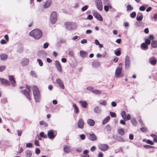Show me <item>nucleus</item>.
<instances>
[{"instance_id":"obj_47","label":"nucleus","mask_w":157,"mask_h":157,"mask_svg":"<svg viewBox=\"0 0 157 157\" xmlns=\"http://www.w3.org/2000/svg\"><path fill=\"white\" fill-rule=\"evenodd\" d=\"M110 114L111 116L113 117H116V114L114 112H110Z\"/></svg>"},{"instance_id":"obj_9","label":"nucleus","mask_w":157,"mask_h":157,"mask_svg":"<svg viewBox=\"0 0 157 157\" xmlns=\"http://www.w3.org/2000/svg\"><path fill=\"white\" fill-rule=\"evenodd\" d=\"M95 4L98 9L100 11H101L103 9L102 3L101 0H96Z\"/></svg>"},{"instance_id":"obj_40","label":"nucleus","mask_w":157,"mask_h":157,"mask_svg":"<svg viewBox=\"0 0 157 157\" xmlns=\"http://www.w3.org/2000/svg\"><path fill=\"white\" fill-rule=\"evenodd\" d=\"M131 121L132 124L136 126V121L134 118H131Z\"/></svg>"},{"instance_id":"obj_20","label":"nucleus","mask_w":157,"mask_h":157,"mask_svg":"<svg viewBox=\"0 0 157 157\" xmlns=\"http://www.w3.org/2000/svg\"><path fill=\"white\" fill-rule=\"evenodd\" d=\"M94 112L97 114L100 113L101 112V108L98 106H96L94 109Z\"/></svg>"},{"instance_id":"obj_18","label":"nucleus","mask_w":157,"mask_h":157,"mask_svg":"<svg viewBox=\"0 0 157 157\" xmlns=\"http://www.w3.org/2000/svg\"><path fill=\"white\" fill-rule=\"evenodd\" d=\"M29 62V59L27 58H25L22 59L21 63L22 66L28 65Z\"/></svg>"},{"instance_id":"obj_33","label":"nucleus","mask_w":157,"mask_h":157,"mask_svg":"<svg viewBox=\"0 0 157 157\" xmlns=\"http://www.w3.org/2000/svg\"><path fill=\"white\" fill-rule=\"evenodd\" d=\"M149 62L151 64L154 65L156 63V60L155 59H150Z\"/></svg>"},{"instance_id":"obj_28","label":"nucleus","mask_w":157,"mask_h":157,"mask_svg":"<svg viewBox=\"0 0 157 157\" xmlns=\"http://www.w3.org/2000/svg\"><path fill=\"white\" fill-rule=\"evenodd\" d=\"M73 107L74 108V111L76 113H79V110L78 107L75 104H73Z\"/></svg>"},{"instance_id":"obj_21","label":"nucleus","mask_w":157,"mask_h":157,"mask_svg":"<svg viewBox=\"0 0 157 157\" xmlns=\"http://www.w3.org/2000/svg\"><path fill=\"white\" fill-rule=\"evenodd\" d=\"M87 124L90 126H94L95 124V121L92 119H89L87 120Z\"/></svg>"},{"instance_id":"obj_30","label":"nucleus","mask_w":157,"mask_h":157,"mask_svg":"<svg viewBox=\"0 0 157 157\" xmlns=\"http://www.w3.org/2000/svg\"><path fill=\"white\" fill-rule=\"evenodd\" d=\"M152 47L154 48L157 47V41L154 40H153L151 43Z\"/></svg>"},{"instance_id":"obj_11","label":"nucleus","mask_w":157,"mask_h":157,"mask_svg":"<svg viewBox=\"0 0 157 157\" xmlns=\"http://www.w3.org/2000/svg\"><path fill=\"white\" fill-rule=\"evenodd\" d=\"M121 67H118L117 68L115 72V77L116 78H118L120 77H122V76L121 75Z\"/></svg>"},{"instance_id":"obj_41","label":"nucleus","mask_w":157,"mask_h":157,"mask_svg":"<svg viewBox=\"0 0 157 157\" xmlns=\"http://www.w3.org/2000/svg\"><path fill=\"white\" fill-rule=\"evenodd\" d=\"M99 103L100 104L103 105H105L106 104V101L105 100H101L99 101Z\"/></svg>"},{"instance_id":"obj_42","label":"nucleus","mask_w":157,"mask_h":157,"mask_svg":"<svg viewBox=\"0 0 157 157\" xmlns=\"http://www.w3.org/2000/svg\"><path fill=\"white\" fill-rule=\"evenodd\" d=\"M95 44L97 45H99V47L100 48H101L103 47L102 45L100 43L98 40H95Z\"/></svg>"},{"instance_id":"obj_64","label":"nucleus","mask_w":157,"mask_h":157,"mask_svg":"<svg viewBox=\"0 0 157 157\" xmlns=\"http://www.w3.org/2000/svg\"><path fill=\"white\" fill-rule=\"evenodd\" d=\"M147 143L148 144L151 145H153L154 144V143L152 141H151L149 140H147Z\"/></svg>"},{"instance_id":"obj_6","label":"nucleus","mask_w":157,"mask_h":157,"mask_svg":"<svg viewBox=\"0 0 157 157\" xmlns=\"http://www.w3.org/2000/svg\"><path fill=\"white\" fill-rule=\"evenodd\" d=\"M150 40H145V42L142 43L141 45V48L142 50H146L148 47L147 45L150 44Z\"/></svg>"},{"instance_id":"obj_58","label":"nucleus","mask_w":157,"mask_h":157,"mask_svg":"<svg viewBox=\"0 0 157 157\" xmlns=\"http://www.w3.org/2000/svg\"><path fill=\"white\" fill-rule=\"evenodd\" d=\"M145 8L144 6H141L139 8V10L141 11H144L145 10Z\"/></svg>"},{"instance_id":"obj_26","label":"nucleus","mask_w":157,"mask_h":157,"mask_svg":"<svg viewBox=\"0 0 157 157\" xmlns=\"http://www.w3.org/2000/svg\"><path fill=\"white\" fill-rule=\"evenodd\" d=\"M80 54L81 57L83 58L86 57L87 55V53L86 52L83 51H81L80 52Z\"/></svg>"},{"instance_id":"obj_48","label":"nucleus","mask_w":157,"mask_h":157,"mask_svg":"<svg viewBox=\"0 0 157 157\" xmlns=\"http://www.w3.org/2000/svg\"><path fill=\"white\" fill-rule=\"evenodd\" d=\"M86 89L90 91L93 92V91L94 90V88L92 86H89L86 88Z\"/></svg>"},{"instance_id":"obj_51","label":"nucleus","mask_w":157,"mask_h":157,"mask_svg":"<svg viewBox=\"0 0 157 157\" xmlns=\"http://www.w3.org/2000/svg\"><path fill=\"white\" fill-rule=\"evenodd\" d=\"M136 13L135 12H132L130 15L131 17L132 18H134L136 16Z\"/></svg>"},{"instance_id":"obj_22","label":"nucleus","mask_w":157,"mask_h":157,"mask_svg":"<svg viewBox=\"0 0 157 157\" xmlns=\"http://www.w3.org/2000/svg\"><path fill=\"white\" fill-rule=\"evenodd\" d=\"M143 17L142 14L141 13H139L136 17V19L138 21H141L142 20Z\"/></svg>"},{"instance_id":"obj_38","label":"nucleus","mask_w":157,"mask_h":157,"mask_svg":"<svg viewBox=\"0 0 157 157\" xmlns=\"http://www.w3.org/2000/svg\"><path fill=\"white\" fill-rule=\"evenodd\" d=\"M44 8H48L49 7V1H47L44 5Z\"/></svg>"},{"instance_id":"obj_25","label":"nucleus","mask_w":157,"mask_h":157,"mask_svg":"<svg viewBox=\"0 0 157 157\" xmlns=\"http://www.w3.org/2000/svg\"><path fill=\"white\" fill-rule=\"evenodd\" d=\"M114 138L115 139L119 141L124 142L125 141L124 139L121 136H116L115 137H114Z\"/></svg>"},{"instance_id":"obj_29","label":"nucleus","mask_w":157,"mask_h":157,"mask_svg":"<svg viewBox=\"0 0 157 157\" xmlns=\"http://www.w3.org/2000/svg\"><path fill=\"white\" fill-rule=\"evenodd\" d=\"M110 117L109 116H107L105 118L102 122V124H105L109 120Z\"/></svg>"},{"instance_id":"obj_16","label":"nucleus","mask_w":157,"mask_h":157,"mask_svg":"<svg viewBox=\"0 0 157 157\" xmlns=\"http://www.w3.org/2000/svg\"><path fill=\"white\" fill-rule=\"evenodd\" d=\"M55 64L57 70L60 72H62V69L61 66L58 60L55 61Z\"/></svg>"},{"instance_id":"obj_46","label":"nucleus","mask_w":157,"mask_h":157,"mask_svg":"<svg viewBox=\"0 0 157 157\" xmlns=\"http://www.w3.org/2000/svg\"><path fill=\"white\" fill-rule=\"evenodd\" d=\"M68 55L69 56L72 57H74V54L73 51H69Z\"/></svg>"},{"instance_id":"obj_14","label":"nucleus","mask_w":157,"mask_h":157,"mask_svg":"<svg viewBox=\"0 0 157 157\" xmlns=\"http://www.w3.org/2000/svg\"><path fill=\"white\" fill-rule=\"evenodd\" d=\"M56 84L58 85L62 89L64 88V86L61 80L59 78H57L56 81Z\"/></svg>"},{"instance_id":"obj_1","label":"nucleus","mask_w":157,"mask_h":157,"mask_svg":"<svg viewBox=\"0 0 157 157\" xmlns=\"http://www.w3.org/2000/svg\"><path fill=\"white\" fill-rule=\"evenodd\" d=\"M42 31L38 29H36L32 30L29 33L30 36H32L36 39H39L42 36Z\"/></svg>"},{"instance_id":"obj_45","label":"nucleus","mask_w":157,"mask_h":157,"mask_svg":"<svg viewBox=\"0 0 157 157\" xmlns=\"http://www.w3.org/2000/svg\"><path fill=\"white\" fill-rule=\"evenodd\" d=\"M127 10L128 11H130L132 10L133 8L130 5H128L127 6Z\"/></svg>"},{"instance_id":"obj_17","label":"nucleus","mask_w":157,"mask_h":157,"mask_svg":"<svg viewBox=\"0 0 157 157\" xmlns=\"http://www.w3.org/2000/svg\"><path fill=\"white\" fill-rule=\"evenodd\" d=\"M57 134L56 131L52 130H50V139H53Z\"/></svg>"},{"instance_id":"obj_23","label":"nucleus","mask_w":157,"mask_h":157,"mask_svg":"<svg viewBox=\"0 0 157 157\" xmlns=\"http://www.w3.org/2000/svg\"><path fill=\"white\" fill-rule=\"evenodd\" d=\"M79 103L83 108H86L87 107V103L86 101H79Z\"/></svg>"},{"instance_id":"obj_8","label":"nucleus","mask_w":157,"mask_h":157,"mask_svg":"<svg viewBox=\"0 0 157 157\" xmlns=\"http://www.w3.org/2000/svg\"><path fill=\"white\" fill-rule=\"evenodd\" d=\"M86 135L88 138L91 141H95L97 140V137L93 132L91 133H88Z\"/></svg>"},{"instance_id":"obj_35","label":"nucleus","mask_w":157,"mask_h":157,"mask_svg":"<svg viewBox=\"0 0 157 157\" xmlns=\"http://www.w3.org/2000/svg\"><path fill=\"white\" fill-rule=\"evenodd\" d=\"M118 132L119 134L122 136L125 133L124 131V130L122 128L119 129L118 130Z\"/></svg>"},{"instance_id":"obj_13","label":"nucleus","mask_w":157,"mask_h":157,"mask_svg":"<svg viewBox=\"0 0 157 157\" xmlns=\"http://www.w3.org/2000/svg\"><path fill=\"white\" fill-rule=\"evenodd\" d=\"M84 124V121L82 118L80 119L77 123V126L78 128L80 129L83 128Z\"/></svg>"},{"instance_id":"obj_50","label":"nucleus","mask_w":157,"mask_h":157,"mask_svg":"<svg viewBox=\"0 0 157 157\" xmlns=\"http://www.w3.org/2000/svg\"><path fill=\"white\" fill-rule=\"evenodd\" d=\"M144 148H147V149H149L150 148H154V147L153 146H150V145H144Z\"/></svg>"},{"instance_id":"obj_52","label":"nucleus","mask_w":157,"mask_h":157,"mask_svg":"<svg viewBox=\"0 0 157 157\" xmlns=\"http://www.w3.org/2000/svg\"><path fill=\"white\" fill-rule=\"evenodd\" d=\"M37 61L38 62L40 66H42L43 65V63L40 59H37Z\"/></svg>"},{"instance_id":"obj_2","label":"nucleus","mask_w":157,"mask_h":157,"mask_svg":"<svg viewBox=\"0 0 157 157\" xmlns=\"http://www.w3.org/2000/svg\"><path fill=\"white\" fill-rule=\"evenodd\" d=\"M33 93L36 101L39 102L40 98V94L38 88L36 86H33Z\"/></svg>"},{"instance_id":"obj_19","label":"nucleus","mask_w":157,"mask_h":157,"mask_svg":"<svg viewBox=\"0 0 157 157\" xmlns=\"http://www.w3.org/2000/svg\"><path fill=\"white\" fill-rule=\"evenodd\" d=\"M94 16L97 19L100 21H102L103 20L101 16L97 12H94Z\"/></svg>"},{"instance_id":"obj_31","label":"nucleus","mask_w":157,"mask_h":157,"mask_svg":"<svg viewBox=\"0 0 157 157\" xmlns=\"http://www.w3.org/2000/svg\"><path fill=\"white\" fill-rule=\"evenodd\" d=\"M99 65V63L98 61H95L93 62L92 63V66L95 67H98Z\"/></svg>"},{"instance_id":"obj_36","label":"nucleus","mask_w":157,"mask_h":157,"mask_svg":"<svg viewBox=\"0 0 157 157\" xmlns=\"http://www.w3.org/2000/svg\"><path fill=\"white\" fill-rule=\"evenodd\" d=\"M105 129L107 132H110L112 129V128L108 124L105 126Z\"/></svg>"},{"instance_id":"obj_5","label":"nucleus","mask_w":157,"mask_h":157,"mask_svg":"<svg viewBox=\"0 0 157 157\" xmlns=\"http://www.w3.org/2000/svg\"><path fill=\"white\" fill-rule=\"evenodd\" d=\"M98 147L100 150L104 151L108 149L109 146L106 144H99L98 145Z\"/></svg>"},{"instance_id":"obj_44","label":"nucleus","mask_w":157,"mask_h":157,"mask_svg":"<svg viewBox=\"0 0 157 157\" xmlns=\"http://www.w3.org/2000/svg\"><path fill=\"white\" fill-rule=\"evenodd\" d=\"M6 67L5 66H0V72H2L5 70Z\"/></svg>"},{"instance_id":"obj_3","label":"nucleus","mask_w":157,"mask_h":157,"mask_svg":"<svg viewBox=\"0 0 157 157\" xmlns=\"http://www.w3.org/2000/svg\"><path fill=\"white\" fill-rule=\"evenodd\" d=\"M65 25L66 28L69 30H74L77 27V24L73 22H66L65 23Z\"/></svg>"},{"instance_id":"obj_43","label":"nucleus","mask_w":157,"mask_h":157,"mask_svg":"<svg viewBox=\"0 0 157 157\" xmlns=\"http://www.w3.org/2000/svg\"><path fill=\"white\" fill-rule=\"evenodd\" d=\"M115 54L117 56H119L121 53V51L120 50H116L114 51Z\"/></svg>"},{"instance_id":"obj_39","label":"nucleus","mask_w":157,"mask_h":157,"mask_svg":"<svg viewBox=\"0 0 157 157\" xmlns=\"http://www.w3.org/2000/svg\"><path fill=\"white\" fill-rule=\"evenodd\" d=\"M93 92L96 94H99L101 93V91L100 90L95 89H94V90H93Z\"/></svg>"},{"instance_id":"obj_7","label":"nucleus","mask_w":157,"mask_h":157,"mask_svg":"<svg viewBox=\"0 0 157 157\" xmlns=\"http://www.w3.org/2000/svg\"><path fill=\"white\" fill-rule=\"evenodd\" d=\"M131 65L130 61L128 56H126L125 59V67L126 69H128Z\"/></svg>"},{"instance_id":"obj_63","label":"nucleus","mask_w":157,"mask_h":157,"mask_svg":"<svg viewBox=\"0 0 157 157\" xmlns=\"http://www.w3.org/2000/svg\"><path fill=\"white\" fill-rule=\"evenodd\" d=\"M26 88L27 89V90L29 91V92H31L30 87L28 85L26 86Z\"/></svg>"},{"instance_id":"obj_27","label":"nucleus","mask_w":157,"mask_h":157,"mask_svg":"<svg viewBox=\"0 0 157 157\" xmlns=\"http://www.w3.org/2000/svg\"><path fill=\"white\" fill-rule=\"evenodd\" d=\"M63 150L65 152L68 153L70 152V147L66 146L64 147Z\"/></svg>"},{"instance_id":"obj_53","label":"nucleus","mask_w":157,"mask_h":157,"mask_svg":"<svg viewBox=\"0 0 157 157\" xmlns=\"http://www.w3.org/2000/svg\"><path fill=\"white\" fill-rule=\"evenodd\" d=\"M103 3L105 5H108L109 4V1L108 0H104Z\"/></svg>"},{"instance_id":"obj_15","label":"nucleus","mask_w":157,"mask_h":157,"mask_svg":"<svg viewBox=\"0 0 157 157\" xmlns=\"http://www.w3.org/2000/svg\"><path fill=\"white\" fill-rule=\"evenodd\" d=\"M0 82L2 84L5 86H9L10 85V83L8 80L3 78H0Z\"/></svg>"},{"instance_id":"obj_37","label":"nucleus","mask_w":157,"mask_h":157,"mask_svg":"<svg viewBox=\"0 0 157 157\" xmlns=\"http://www.w3.org/2000/svg\"><path fill=\"white\" fill-rule=\"evenodd\" d=\"M151 136L153 138L154 141L155 142H157V136L155 134H151Z\"/></svg>"},{"instance_id":"obj_57","label":"nucleus","mask_w":157,"mask_h":157,"mask_svg":"<svg viewBox=\"0 0 157 157\" xmlns=\"http://www.w3.org/2000/svg\"><path fill=\"white\" fill-rule=\"evenodd\" d=\"M26 147H33V144L31 143H28L26 144Z\"/></svg>"},{"instance_id":"obj_54","label":"nucleus","mask_w":157,"mask_h":157,"mask_svg":"<svg viewBox=\"0 0 157 157\" xmlns=\"http://www.w3.org/2000/svg\"><path fill=\"white\" fill-rule=\"evenodd\" d=\"M40 135L41 137H43L44 138H47V136H44V132H41L40 134Z\"/></svg>"},{"instance_id":"obj_24","label":"nucleus","mask_w":157,"mask_h":157,"mask_svg":"<svg viewBox=\"0 0 157 157\" xmlns=\"http://www.w3.org/2000/svg\"><path fill=\"white\" fill-rule=\"evenodd\" d=\"M1 59L3 61L6 60L7 58V55L6 54H2L0 55Z\"/></svg>"},{"instance_id":"obj_59","label":"nucleus","mask_w":157,"mask_h":157,"mask_svg":"<svg viewBox=\"0 0 157 157\" xmlns=\"http://www.w3.org/2000/svg\"><path fill=\"white\" fill-rule=\"evenodd\" d=\"M30 73L31 75L32 76L36 77V75L35 73V72L34 71H32L30 72Z\"/></svg>"},{"instance_id":"obj_32","label":"nucleus","mask_w":157,"mask_h":157,"mask_svg":"<svg viewBox=\"0 0 157 157\" xmlns=\"http://www.w3.org/2000/svg\"><path fill=\"white\" fill-rule=\"evenodd\" d=\"M121 115L123 119L124 120H126V117H125L127 115L126 113L124 111H122L121 113Z\"/></svg>"},{"instance_id":"obj_12","label":"nucleus","mask_w":157,"mask_h":157,"mask_svg":"<svg viewBox=\"0 0 157 157\" xmlns=\"http://www.w3.org/2000/svg\"><path fill=\"white\" fill-rule=\"evenodd\" d=\"M9 78L12 86H16V82L14 76L13 75H9Z\"/></svg>"},{"instance_id":"obj_55","label":"nucleus","mask_w":157,"mask_h":157,"mask_svg":"<svg viewBox=\"0 0 157 157\" xmlns=\"http://www.w3.org/2000/svg\"><path fill=\"white\" fill-rule=\"evenodd\" d=\"M1 101L3 104H6L7 102V99L6 98H2Z\"/></svg>"},{"instance_id":"obj_60","label":"nucleus","mask_w":157,"mask_h":157,"mask_svg":"<svg viewBox=\"0 0 157 157\" xmlns=\"http://www.w3.org/2000/svg\"><path fill=\"white\" fill-rule=\"evenodd\" d=\"M40 152V150L38 148H36L35 150V153L36 154H39Z\"/></svg>"},{"instance_id":"obj_4","label":"nucleus","mask_w":157,"mask_h":157,"mask_svg":"<svg viewBox=\"0 0 157 157\" xmlns=\"http://www.w3.org/2000/svg\"><path fill=\"white\" fill-rule=\"evenodd\" d=\"M57 19V15L55 11L52 12L50 17V21L52 24H54Z\"/></svg>"},{"instance_id":"obj_10","label":"nucleus","mask_w":157,"mask_h":157,"mask_svg":"<svg viewBox=\"0 0 157 157\" xmlns=\"http://www.w3.org/2000/svg\"><path fill=\"white\" fill-rule=\"evenodd\" d=\"M21 92L24 94L29 100H31L30 95L31 92L27 91L26 90H21Z\"/></svg>"},{"instance_id":"obj_62","label":"nucleus","mask_w":157,"mask_h":157,"mask_svg":"<svg viewBox=\"0 0 157 157\" xmlns=\"http://www.w3.org/2000/svg\"><path fill=\"white\" fill-rule=\"evenodd\" d=\"M76 151L77 152L79 153L82 151V149L80 147H78L76 149Z\"/></svg>"},{"instance_id":"obj_61","label":"nucleus","mask_w":157,"mask_h":157,"mask_svg":"<svg viewBox=\"0 0 157 157\" xmlns=\"http://www.w3.org/2000/svg\"><path fill=\"white\" fill-rule=\"evenodd\" d=\"M109 8L108 5H105L104 6V9L105 11L107 12L109 10Z\"/></svg>"},{"instance_id":"obj_34","label":"nucleus","mask_w":157,"mask_h":157,"mask_svg":"<svg viewBox=\"0 0 157 157\" xmlns=\"http://www.w3.org/2000/svg\"><path fill=\"white\" fill-rule=\"evenodd\" d=\"M25 154L26 157H30L32 155L31 151L29 150L25 152Z\"/></svg>"},{"instance_id":"obj_49","label":"nucleus","mask_w":157,"mask_h":157,"mask_svg":"<svg viewBox=\"0 0 157 157\" xmlns=\"http://www.w3.org/2000/svg\"><path fill=\"white\" fill-rule=\"evenodd\" d=\"M88 6L87 5H85L82 8V11H84L86 10L88 8Z\"/></svg>"},{"instance_id":"obj_56","label":"nucleus","mask_w":157,"mask_h":157,"mask_svg":"<svg viewBox=\"0 0 157 157\" xmlns=\"http://www.w3.org/2000/svg\"><path fill=\"white\" fill-rule=\"evenodd\" d=\"M140 130L143 132H145L147 131V128L144 127L141 128Z\"/></svg>"}]
</instances>
